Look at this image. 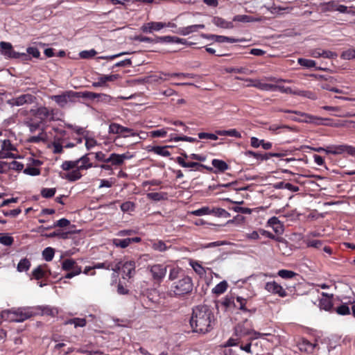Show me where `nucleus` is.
<instances>
[{"mask_svg":"<svg viewBox=\"0 0 355 355\" xmlns=\"http://www.w3.org/2000/svg\"><path fill=\"white\" fill-rule=\"evenodd\" d=\"M214 322V315L207 305H199L193 309L190 325L194 332L205 334L210 331Z\"/></svg>","mask_w":355,"mask_h":355,"instance_id":"f257e3e1","label":"nucleus"},{"mask_svg":"<svg viewBox=\"0 0 355 355\" xmlns=\"http://www.w3.org/2000/svg\"><path fill=\"white\" fill-rule=\"evenodd\" d=\"M193 286L191 278L185 275L172 284L170 295L178 297L184 296L191 293Z\"/></svg>","mask_w":355,"mask_h":355,"instance_id":"f03ea898","label":"nucleus"},{"mask_svg":"<svg viewBox=\"0 0 355 355\" xmlns=\"http://www.w3.org/2000/svg\"><path fill=\"white\" fill-rule=\"evenodd\" d=\"M30 112L33 116L40 119V123L45 121H54L57 120L55 115L58 113V110L56 109L40 106L36 109H31Z\"/></svg>","mask_w":355,"mask_h":355,"instance_id":"7ed1b4c3","label":"nucleus"},{"mask_svg":"<svg viewBox=\"0 0 355 355\" xmlns=\"http://www.w3.org/2000/svg\"><path fill=\"white\" fill-rule=\"evenodd\" d=\"M33 315L31 311L26 309H18L16 310H9L4 311L2 314L3 318H6L12 322H21Z\"/></svg>","mask_w":355,"mask_h":355,"instance_id":"20e7f679","label":"nucleus"},{"mask_svg":"<svg viewBox=\"0 0 355 355\" xmlns=\"http://www.w3.org/2000/svg\"><path fill=\"white\" fill-rule=\"evenodd\" d=\"M75 92L73 90H67L63 92L59 95H53L50 98L54 101L59 107L63 108L68 103H75L76 101Z\"/></svg>","mask_w":355,"mask_h":355,"instance_id":"39448f33","label":"nucleus"},{"mask_svg":"<svg viewBox=\"0 0 355 355\" xmlns=\"http://www.w3.org/2000/svg\"><path fill=\"white\" fill-rule=\"evenodd\" d=\"M36 97L30 94H21L17 97L6 101V103L11 107L22 106L25 104H31L35 102Z\"/></svg>","mask_w":355,"mask_h":355,"instance_id":"423d86ee","label":"nucleus"},{"mask_svg":"<svg viewBox=\"0 0 355 355\" xmlns=\"http://www.w3.org/2000/svg\"><path fill=\"white\" fill-rule=\"evenodd\" d=\"M165 27H176V25L173 23L168 22V24L161 21H151L149 23L144 24L141 27V30L144 33H152L154 31H158Z\"/></svg>","mask_w":355,"mask_h":355,"instance_id":"0eeeda50","label":"nucleus"},{"mask_svg":"<svg viewBox=\"0 0 355 355\" xmlns=\"http://www.w3.org/2000/svg\"><path fill=\"white\" fill-rule=\"evenodd\" d=\"M153 280L161 282L165 277L167 271V266L163 264H154L148 268Z\"/></svg>","mask_w":355,"mask_h":355,"instance_id":"6e6552de","label":"nucleus"},{"mask_svg":"<svg viewBox=\"0 0 355 355\" xmlns=\"http://www.w3.org/2000/svg\"><path fill=\"white\" fill-rule=\"evenodd\" d=\"M264 288L268 292L277 294L281 297L287 296V293L285 289L275 281L267 282Z\"/></svg>","mask_w":355,"mask_h":355,"instance_id":"1a4fd4ad","label":"nucleus"},{"mask_svg":"<svg viewBox=\"0 0 355 355\" xmlns=\"http://www.w3.org/2000/svg\"><path fill=\"white\" fill-rule=\"evenodd\" d=\"M109 132L112 134L130 133L131 136L138 135V134L135 132L132 129L123 127L116 123H112L110 125Z\"/></svg>","mask_w":355,"mask_h":355,"instance_id":"9d476101","label":"nucleus"},{"mask_svg":"<svg viewBox=\"0 0 355 355\" xmlns=\"http://www.w3.org/2000/svg\"><path fill=\"white\" fill-rule=\"evenodd\" d=\"M130 157L125 154H116L112 153L110 157L106 159V163L111 162L112 165L121 166L123 164L125 159H129Z\"/></svg>","mask_w":355,"mask_h":355,"instance_id":"9b49d317","label":"nucleus"},{"mask_svg":"<svg viewBox=\"0 0 355 355\" xmlns=\"http://www.w3.org/2000/svg\"><path fill=\"white\" fill-rule=\"evenodd\" d=\"M205 26L204 24H194L186 27L179 28L176 33L181 35L185 36L191 33L198 32L200 29L205 28Z\"/></svg>","mask_w":355,"mask_h":355,"instance_id":"f8f14e48","label":"nucleus"},{"mask_svg":"<svg viewBox=\"0 0 355 355\" xmlns=\"http://www.w3.org/2000/svg\"><path fill=\"white\" fill-rule=\"evenodd\" d=\"M120 78L119 74L104 75L98 78V82H94L92 86L94 87L106 86V82L114 81Z\"/></svg>","mask_w":355,"mask_h":355,"instance_id":"ddd939ff","label":"nucleus"},{"mask_svg":"<svg viewBox=\"0 0 355 355\" xmlns=\"http://www.w3.org/2000/svg\"><path fill=\"white\" fill-rule=\"evenodd\" d=\"M0 48L2 55L9 58H13L16 51L13 50L12 46L10 42H1Z\"/></svg>","mask_w":355,"mask_h":355,"instance_id":"4468645a","label":"nucleus"},{"mask_svg":"<svg viewBox=\"0 0 355 355\" xmlns=\"http://www.w3.org/2000/svg\"><path fill=\"white\" fill-rule=\"evenodd\" d=\"M268 224L270 226L274 232L277 234H282L284 232V225L278 219V218L273 216L268 220Z\"/></svg>","mask_w":355,"mask_h":355,"instance_id":"2eb2a0df","label":"nucleus"},{"mask_svg":"<svg viewBox=\"0 0 355 355\" xmlns=\"http://www.w3.org/2000/svg\"><path fill=\"white\" fill-rule=\"evenodd\" d=\"M211 164L214 168V173H223L229 168V165L223 160L214 159Z\"/></svg>","mask_w":355,"mask_h":355,"instance_id":"dca6fc26","label":"nucleus"},{"mask_svg":"<svg viewBox=\"0 0 355 355\" xmlns=\"http://www.w3.org/2000/svg\"><path fill=\"white\" fill-rule=\"evenodd\" d=\"M222 306H223L225 311H233L237 304L235 302V298L233 296L227 295L220 302H219Z\"/></svg>","mask_w":355,"mask_h":355,"instance_id":"f3484780","label":"nucleus"},{"mask_svg":"<svg viewBox=\"0 0 355 355\" xmlns=\"http://www.w3.org/2000/svg\"><path fill=\"white\" fill-rule=\"evenodd\" d=\"M122 270L128 278H131L135 273V262L132 260L125 262L122 265Z\"/></svg>","mask_w":355,"mask_h":355,"instance_id":"a211bd4d","label":"nucleus"},{"mask_svg":"<svg viewBox=\"0 0 355 355\" xmlns=\"http://www.w3.org/2000/svg\"><path fill=\"white\" fill-rule=\"evenodd\" d=\"M168 146H148V151L153 152L157 155L163 156V157H168L171 155V153L168 150Z\"/></svg>","mask_w":355,"mask_h":355,"instance_id":"6ab92c4d","label":"nucleus"},{"mask_svg":"<svg viewBox=\"0 0 355 355\" xmlns=\"http://www.w3.org/2000/svg\"><path fill=\"white\" fill-rule=\"evenodd\" d=\"M295 114L299 116V119H293V121L301 123H315L317 119L312 115L302 112H295Z\"/></svg>","mask_w":355,"mask_h":355,"instance_id":"aec40b11","label":"nucleus"},{"mask_svg":"<svg viewBox=\"0 0 355 355\" xmlns=\"http://www.w3.org/2000/svg\"><path fill=\"white\" fill-rule=\"evenodd\" d=\"M212 22L214 24L217 26L218 27L225 28V29H232L234 28V24L232 21H227L224 19L219 17H214L212 19Z\"/></svg>","mask_w":355,"mask_h":355,"instance_id":"412c9836","label":"nucleus"},{"mask_svg":"<svg viewBox=\"0 0 355 355\" xmlns=\"http://www.w3.org/2000/svg\"><path fill=\"white\" fill-rule=\"evenodd\" d=\"M176 162L178 163L182 167L195 168L197 171H200V166H204V164L199 162H187L182 157H178L176 158Z\"/></svg>","mask_w":355,"mask_h":355,"instance_id":"4be33fe9","label":"nucleus"},{"mask_svg":"<svg viewBox=\"0 0 355 355\" xmlns=\"http://www.w3.org/2000/svg\"><path fill=\"white\" fill-rule=\"evenodd\" d=\"M90 154H93V153H92L85 154L76 160V162H78V164L80 162L81 163V164L78 166L79 170H87L93 166V164H92V163L90 162V159L89 158V155Z\"/></svg>","mask_w":355,"mask_h":355,"instance_id":"5701e85b","label":"nucleus"},{"mask_svg":"<svg viewBox=\"0 0 355 355\" xmlns=\"http://www.w3.org/2000/svg\"><path fill=\"white\" fill-rule=\"evenodd\" d=\"M336 3L334 1L320 3L318 9L322 12H333L336 10Z\"/></svg>","mask_w":355,"mask_h":355,"instance_id":"b1692460","label":"nucleus"},{"mask_svg":"<svg viewBox=\"0 0 355 355\" xmlns=\"http://www.w3.org/2000/svg\"><path fill=\"white\" fill-rule=\"evenodd\" d=\"M185 275L183 273V270L178 267H173L170 269L168 279L171 281L178 280L182 277H184Z\"/></svg>","mask_w":355,"mask_h":355,"instance_id":"393cba45","label":"nucleus"},{"mask_svg":"<svg viewBox=\"0 0 355 355\" xmlns=\"http://www.w3.org/2000/svg\"><path fill=\"white\" fill-rule=\"evenodd\" d=\"M322 295L324 297L322 298L320 300V302H319L320 308L322 309H324L325 311H329L333 306L332 302L326 293H322Z\"/></svg>","mask_w":355,"mask_h":355,"instance_id":"a878e982","label":"nucleus"},{"mask_svg":"<svg viewBox=\"0 0 355 355\" xmlns=\"http://www.w3.org/2000/svg\"><path fill=\"white\" fill-rule=\"evenodd\" d=\"M74 232H72V231L63 232L61 230H58L54 231L50 234H46V236L48 238L58 237V238L62 239H69V234L74 233Z\"/></svg>","mask_w":355,"mask_h":355,"instance_id":"bb28decb","label":"nucleus"},{"mask_svg":"<svg viewBox=\"0 0 355 355\" xmlns=\"http://www.w3.org/2000/svg\"><path fill=\"white\" fill-rule=\"evenodd\" d=\"M252 330L246 329L243 324H237L234 328V334L240 338L251 335Z\"/></svg>","mask_w":355,"mask_h":355,"instance_id":"cd10ccee","label":"nucleus"},{"mask_svg":"<svg viewBox=\"0 0 355 355\" xmlns=\"http://www.w3.org/2000/svg\"><path fill=\"white\" fill-rule=\"evenodd\" d=\"M346 145L328 146L325 152L327 154L339 155L345 153Z\"/></svg>","mask_w":355,"mask_h":355,"instance_id":"c85d7f7f","label":"nucleus"},{"mask_svg":"<svg viewBox=\"0 0 355 355\" xmlns=\"http://www.w3.org/2000/svg\"><path fill=\"white\" fill-rule=\"evenodd\" d=\"M81 170H79L78 167L64 175L62 178L70 181L74 182L81 178L82 174L80 173Z\"/></svg>","mask_w":355,"mask_h":355,"instance_id":"c756f323","label":"nucleus"},{"mask_svg":"<svg viewBox=\"0 0 355 355\" xmlns=\"http://www.w3.org/2000/svg\"><path fill=\"white\" fill-rule=\"evenodd\" d=\"M75 94H76V95H75L76 100L80 98H87V99H90V100H94L98 96V93H94V92H87V91H85V92H75Z\"/></svg>","mask_w":355,"mask_h":355,"instance_id":"7c9ffc66","label":"nucleus"},{"mask_svg":"<svg viewBox=\"0 0 355 355\" xmlns=\"http://www.w3.org/2000/svg\"><path fill=\"white\" fill-rule=\"evenodd\" d=\"M253 86L263 91H275V89L277 88L275 85L263 83L259 80H256L253 84Z\"/></svg>","mask_w":355,"mask_h":355,"instance_id":"2f4dec72","label":"nucleus"},{"mask_svg":"<svg viewBox=\"0 0 355 355\" xmlns=\"http://www.w3.org/2000/svg\"><path fill=\"white\" fill-rule=\"evenodd\" d=\"M31 261L27 258H24L20 260L17 264V270L18 272H26L29 270L31 267Z\"/></svg>","mask_w":355,"mask_h":355,"instance_id":"473e14b6","label":"nucleus"},{"mask_svg":"<svg viewBox=\"0 0 355 355\" xmlns=\"http://www.w3.org/2000/svg\"><path fill=\"white\" fill-rule=\"evenodd\" d=\"M86 320L85 318H74L67 320L65 324H73L75 327H83L86 325Z\"/></svg>","mask_w":355,"mask_h":355,"instance_id":"72a5a7b5","label":"nucleus"},{"mask_svg":"<svg viewBox=\"0 0 355 355\" xmlns=\"http://www.w3.org/2000/svg\"><path fill=\"white\" fill-rule=\"evenodd\" d=\"M227 286V282L225 280L222 281L212 289V292L216 295H220L225 292Z\"/></svg>","mask_w":355,"mask_h":355,"instance_id":"f704fd0d","label":"nucleus"},{"mask_svg":"<svg viewBox=\"0 0 355 355\" xmlns=\"http://www.w3.org/2000/svg\"><path fill=\"white\" fill-rule=\"evenodd\" d=\"M175 36H157L155 37V44L157 43H175Z\"/></svg>","mask_w":355,"mask_h":355,"instance_id":"c9c22d12","label":"nucleus"},{"mask_svg":"<svg viewBox=\"0 0 355 355\" xmlns=\"http://www.w3.org/2000/svg\"><path fill=\"white\" fill-rule=\"evenodd\" d=\"M277 274L280 277H282L283 279H293V278L298 276V274H297L296 272H295L292 270H284V269L279 270Z\"/></svg>","mask_w":355,"mask_h":355,"instance_id":"e433bc0d","label":"nucleus"},{"mask_svg":"<svg viewBox=\"0 0 355 355\" xmlns=\"http://www.w3.org/2000/svg\"><path fill=\"white\" fill-rule=\"evenodd\" d=\"M211 214L223 218H229L230 216V214L229 212H227L225 209L219 207L212 208Z\"/></svg>","mask_w":355,"mask_h":355,"instance_id":"4c0bfd02","label":"nucleus"},{"mask_svg":"<svg viewBox=\"0 0 355 355\" xmlns=\"http://www.w3.org/2000/svg\"><path fill=\"white\" fill-rule=\"evenodd\" d=\"M242 41L239 39H236L234 37H230L227 36L223 35H216L215 37V42L218 43H223V42H230V43H234Z\"/></svg>","mask_w":355,"mask_h":355,"instance_id":"58836bf2","label":"nucleus"},{"mask_svg":"<svg viewBox=\"0 0 355 355\" xmlns=\"http://www.w3.org/2000/svg\"><path fill=\"white\" fill-rule=\"evenodd\" d=\"M112 243L116 247L125 248L130 244V240L128 238L124 239H114Z\"/></svg>","mask_w":355,"mask_h":355,"instance_id":"ea45409f","label":"nucleus"},{"mask_svg":"<svg viewBox=\"0 0 355 355\" xmlns=\"http://www.w3.org/2000/svg\"><path fill=\"white\" fill-rule=\"evenodd\" d=\"M165 193L153 192L147 193V198L154 201H160L164 200L166 197Z\"/></svg>","mask_w":355,"mask_h":355,"instance_id":"a19ab883","label":"nucleus"},{"mask_svg":"<svg viewBox=\"0 0 355 355\" xmlns=\"http://www.w3.org/2000/svg\"><path fill=\"white\" fill-rule=\"evenodd\" d=\"M313 348L314 345L307 340H303L302 343L299 344V349L300 351L311 352Z\"/></svg>","mask_w":355,"mask_h":355,"instance_id":"79ce46f5","label":"nucleus"},{"mask_svg":"<svg viewBox=\"0 0 355 355\" xmlns=\"http://www.w3.org/2000/svg\"><path fill=\"white\" fill-rule=\"evenodd\" d=\"M54 254H55L54 250H53V248H52L51 247L46 248L42 251V257H43L44 259L46 261H51L54 257Z\"/></svg>","mask_w":355,"mask_h":355,"instance_id":"37998d69","label":"nucleus"},{"mask_svg":"<svg viewBox=\"0 0 355 355\" xmlns=\"http://www.w3.org/2000/svg\"><path fill=\"white\" fill-rule=\"evenodd\" d=\"M245 155L253 157L259 160H268V153L264 154L258 153L252 150H248L245 153Z\"/></svg>","mask_w":355,"mask_h":355,"instance_id":"c03bdc74","label":"nucleus"},{"mask_svg":"<svg viewBox=\"0 0 355 355\" xmlns=\"http://www.w3.org/2000/svg\"><path fill=\"white\" fill-rule=\"evenodd\" d=\"M45 273L46 272L42 269V266H38L32 271L33 277L37 280L43 278L45 276Z\"/></svg>","mask_w":355,"mask_h":355,"instance_id":"a18cd8bd","label":"nucleus"},{"mask_svg":"<svg viewBox=\"0 0 355 355\" xmlns=\"http://www.w3.org/2000/svg\"><path fill=\"white\" fill-rule=\"evenodd\" d=\"M78 166V162H76V160L64 161L61 165V168L64 171H69L73 168H77Z\"/></svg>","mask_w":355,"mask_h":355,"instance_id":"49530a36","label":"nucleus"},{"mask_svg":"<svg viewBox=\"0 0 355 355\" xmlns=\"http://www.w3.org/2000/svg\"><path fill=\"white\" fill-rule=\"evenodd\" d=\"M211 214V209L209 207H202L200 209L194 210L191 212V214L197 216L202 215H208Z\"/></svg>","mask_w":355,"mask_h":355,"instance_id":"de8ad7c7","label":"nucleus"},{"mask_svg":"<svg viewBox=\"0 0 355 355\" xmlns=\"http://www.w3.org/2000/svg\"><path fill=\"white\" fill-rule=\"evenodd\" d=\"M297 62L301 66L306 68L314 67L316 64L315 60L305 58H299Z\"/></svg>","mask_w":355,"mask_h":355,"instance_id":"09e8293b","label":"nucleus"},{"mask_svg":"<svg viewBox=\"0 0 355 355\" xmlns=\"http://www.w3.org/2000/svg\"><path fill=\"white\" fill-rule=\"evenodd\" d=\"M280 129H286V130H288L289 131H293L294 130V128L293 127H291V126L287 125H277V124H272V125H271L269 127V130H270V131H272L273 132H276V133H279V132H277V130H279Z\"/></svg>","mask_w":355,"mask_h":355,"instance_id":"8fccbe9b","label":"nucleus"},{"mask_svg":"<svg viewBox=\"0 0 355 355\" xmlns=\"http://www.w3.org/2000/svg\"><path fill=\"white\" fill-rule=\"evenodd\" d=\"M56 192L55 188H44L41 191V195L43 198H49L53 197Z\"/></svg>","mask_w":355,"mask_h":355,"instance_id":"3c124183","label":"nucleus"},{"mask_svg":"<svg viewBox=\"0 0 355 355\" xmlns=\"http://www.w3.org/2000/svg\"><path fill=\"white\" fill-rule=\"evenodd\" d=\"M14 243V239L13 237L8 235L4 234L1 236H0V243L6 245V246H10Z\"/></svg>","mask_w":355,"mask_h":355,"instance_id":"603ef678","label":"nucleus"},{"mask_svg":"<svg viewBox=\"0 0 355 355\" xmlns=\"http://www.w3.org/2000/svg\"><path fill=\"white\" fill-rule=\"evenodd\" d=\"M336 312L338 315H346L350 314V309L346 304H343L336 308Z\"/></svg>","mask_w":355,"mask_h":355,"instance_id":"864d4df0","label":"nucleus"},{"mask_svg":"<svg viewBox=\"0 0 355 355\" xmlns=\"http://www.w3.org/2000/svg\"><path fill=\"white\" fill-rule=\"evenodd\" d=\"M61 139H58L52 143L53 147V153L54 154H60L63 153L64 146L60 144Z\"/></svg>","mask_w":355,"mask_h":355,"instance_id":"5fc2aeb1","label":"nucleus"},{"mask_svg":"<svg viewBox=\"0 0 355 355\" xmlns=\"http://www.w3.org/2000/svg\"><path fill=\"white\" fill-rule=\"evenodd\" d=\"M132 40L135 41H139L141 42H148L151 44H155V37H148L146 36H143L141 35H135L134 36Z\"/></svg>","mask_w":355,"mask_h":355,"instance_id":"6e6d98bb","label":"nucleus"},{"mask_svg":"<svg viewBox=\"0 0 355 355\" xmlns=\"http://www.w3.org/2000/svg\"><path fill=\"white\" fill-rule=\"evenodd\" d=\"M153 248L159 252H164L167 250L166 243L162 241H157L153 243Z\"/></svg>","mask_w":355,"mask_h":355,"instance_id":"4d7b16f0","label":"nucleus"},{"mask_svg":"<svg viewBox=\"0 0 355 355\" xmlns=\"http://www.w3.org/2000/svg\"><path fill=\"white\" fill-rule=\"evenodd\" d=\"M75 263H76V261L73 259H65L62 262V269L66 271H70L71 269H72L73 267H74Z\"/></svg>","mask_w":355,"mask_h":355,"instance_id":"13d9d810","label":"nucleus"},{"mask_svg":"<svg viewBox=\"0 0 355 355\" xmlns=\"http://www.w3.org/2000/svg\"><path fill=\"white\" fill-rule=\"evenodd\" d=\"M112 266V263L105 261L103 263H96L93 265V268L94 269H106V270H110V268Z\"/></svg>","mask_w":355,"mask_h":355,"instance_id":"bf43d9fd","label":"nucleus"},{"mask_svg":"<svg viewBox=\"0 0 355 355\" xmlns=\"http://www.w3.org/2000/svg\"><path fill=\"white\" fill-rule=\"evenodd\" d=\"M26 53H28L30 57L35 58H39L40 56V52L37 48L35 46H30L26 49Z\"/></svg>","mask_w":355,"mask_h":355,"instance_id":"052dcab7","label":"nucleus"},{"mask_svg":"<svg viewBox=\"0 0 355 355\" xmlns=\"http://www.w3.org/2000/svg\"><path fill=\"white\" fill-rule=\"evenodd\" d=\"M252 17L249 15H238L234 17V21H239V22H250L252 21Z\"/></svg>","mask_w":355,"mask_h":355,"instance_id":"680f3d73","label":"nucleus"},{"mask_svg":"<svg viewBox=\"0 0 355 355\" xmlns=\"http://www.w3.org/2000/svg\"><path fill=\"white\" fill-rule=\"evenodd\" d=\"M24 173L27 175L35 176L40 174V170L35 167L28 166L24 169Z\"/></svg>","mask_w":355,"mask_h":355,"instance_id":"e2e57ef3","label":"nucleus"},{"mask_svg":"<svg viewBox=\"0 0 355 355\" xmlns=\"http://www.w3.org/2000/svg\"><path fill=\"white\" fill-rule=\"evenodd\" d=\"M198 137L201 139H208L211 140H217L218 136L214 133H208V132H199L198 135Z\"/></svg>","mask_w":355,"mask_h":355,"instance_id":"0e129e2a","label":"nucleus"},{"mask_svg":"<svg viewBox=\"0 0 355 355\" xmlns=\"http://www.w3.org/2000/svg\"><path fill=\"white\" fill-rule=\"evenodd\" d=\"M1 212L5 216H12V217H16L18 216L21 212V210L19 208L12 209V210H2Z\"/></svg>","mask_w":355,"mask_h":355,"instance_id":"69168bd1","label":"nucleus"},{"mask_svg":"<svg viewBox=\"0 0 355 355\" xmlns=\"http://www.w3.org/2000/svg\"><path fill=\"white\" fill-rule=\"evenodd\" d=\"M134 203L130 201L125 202L121 204V209L123 212L132 211L134 209Z\"/></svg>","mask_w":355,"mask_h":355,"instance_id":"338daca9","label":"nucleus"},{"mask_svg":"<svg viewBox=\"0 0 355 355\" xmlns=\"http://www.w3.org/2000/svg\"><path fill=\"white\" fill-rule=\"evenodd\" d=\"M70 225V221L67 218H61L53 225V227H65Z\"/></svg>","mask_w":355,"mask_h":355,"instance_id":"774afa93","label":"nucleus"}]
</instances>
